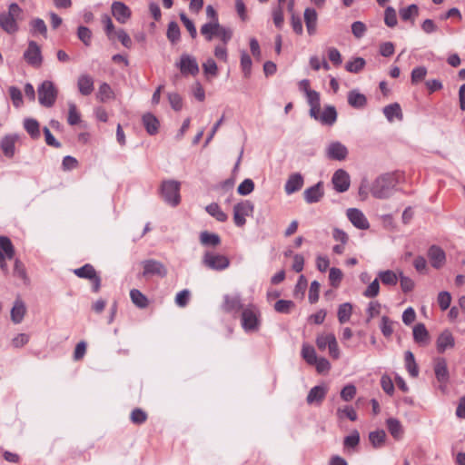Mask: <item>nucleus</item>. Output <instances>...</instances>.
<instances>
[{
	"label": "nucleus",
	"instance_id": "f257e3e1",
	"mask_svg": "<svg viewBox=\"0 0 465 465\" xmlns=\"http://www.w3.org/2000/svg\"><path fill=\"white\" fill-rule=\"evenodd\" d=\"M397 185V179L393 173H384L372 183L371 193L378 199L389 198L394 192Z\"/></svg>",
	"mask_w": 465,
	"mask_h": 465
},
{
	"label": "nucleus",
	"instance_id": "f03ea898",
	"mask_svg": "<svg viewBox=\"0 0 465 465\" xmlns=\"http://www.w3.org/2000/svg\"><path fill=\"white\" fill-rule=\"evenodd\" d=\"M21 13L22 9L15 3L9 5L7 12L0 13V27L2 30L9 35L15 34L19 29L16 19Z\"/></svg>",
	"mask_w": 465,
	"mask_h": 465
},
{
	"label": "nucleus",
	"instance_id": "7ed1b4c3",
	"mask_svg": "<svg viewBox=\"0 0 465 465\" xmlns=\"http://www.w3.org/2000/svg\"><path fill=\"white\" fill-rule=\"evenodd\" d=\"M261 312L254 305H248L242 309L241 324L245 332H255L261 325Z\"/></svg>",
	"mask_w": 465,
	"mask_h": 465
},
{
	"label": "nucleus",
	"instance_id": "20e7f679",
	"mask_svg": "<svg viewBox=\"0 0 465 465\" xmlns=\"http://www.w3.org/2000/svg\"><path fill=\"white\" fill-rule=\"evenodd\" d=\"M180 188L181 183L178 181H163L160 187L161 196L167 204L173 207L177 206L181 202Z\"/></svg>",
	"mask_w": 465,
	"mask_h": 465
},
{
	"label": "nucleus",
	"instance_id": "39448f33",
	"mask_svg": "<svg viewBox=\"0 0 465 465\" xmlns=\"http://www.w3.org/2000/svg\"><path fill=\"white\" fill-rule=\"evenodd\" d=\"M38 101L45 107H52L57 98L58 91L52 81H44L37 89Z\"/></svg>",
	"mask_w": 465,
	"mask_h": 465
},
{
	"label": "nucleus",
	"instance_id": "423d86ee",
	"mask_svg": "<svg viewBox=\"0 0 465 465\" xmlns=\"http://www.w3.org/2000/svg\"><path fill=\"white\" fill-rule=\"evenodd\" d=\"M141 266L143 268L141 275L145 279H149L153 276L164 278L168 272L165 265L162 262L154 259L142 261Z\"/></svg>",
	"mask_w": 465,
	"mask_h": 465
},
{
	"label": "nucleus",
	"instance_id": "0eeeda50",
	"mask_svg": "<svg viewBox=\"0 0 465 465\" xmlns=\"http://www.w3.org/2000/svg\"><path fill=\"white\" fill-rule=\"evenodd\" d=\"M203 264L213 271H223L229 267V259L223 254L206 252L202 260Z\"/></svg>",
	"mask_w": 465,
	"mask_h": 465
},
{
	"label": "nucleus",
	"instance_id": "6e6552de",
	"mask_svg": "<svg viewBox=\"0 0 465 465\" xmlns=\"http://www.w3.org/2000/svg\"><path fill=\"white\" fill-rule=\"evenodd\" d=\"M253 204L248 201H242L233 207V222L236 226L242 227L246 223V217L251 216L253 213Z\"/></svg>",
	"mask_w": 465,
	"mask_h": 465
},
{
	"label": "nucleus",
	"instance_id": "1a4fd4ad",
	"mask_svg": "<svg viewBox=\"0 0 465 465\" xmlns=\"http://www.w3.org/2000/svg\"><path fill=\"white\" fill-rule=\"evenodd\" d=\"M14 256L15 249L10 239L5 236H0V269L5 274L9 272L5 260H12Z\"/></svg>",
	"mask_w": 465,
	"mask_h": 465
},
{
	"label": "nucleus",
	"instance_id": "9d476101",
	"mask_svg": "<svg viewBox=\"0 0 465 465\" xmlns=\"http://www.w3.org/2000/svg\"><path fill=\"white\" fill-rule=\"evenodd\" d=\"M176 65L183 75H196L199 73V65L196 59L187 54H183L181 55L180 61Z\"/></svg>",
	"mask_w": 465,
	"mask_h": 465
},
{
	"label": "nucleus",
	"instance_id": "9b49d317",
	"mask_svg": "<svg viewBox=\"0 0 465 465\" xmlns=\"http://www.w3.org/2000/svg\"><path fill=\"white\" fill-rule=\"evenodd\" d=\"M348 149L341 142H331L325 149L327 158L335 161H343L348 156Z\"/></svg>",
	"mask_w": 465,
	"mask_h": 465
},
{
	"label": "nucleus",
	"instance_id": "f8f14e48",
	"mask_svg": "<svg viewBox=\"0 0 465 465\" xmlns=\"http://www.w3.org/2000/svg\"><path fill=\"white\" fill-rule=\"evenodd\" d=\"M334 189L339 193L346 192L350 187V175L342 169L337 170L331 178Z\"/></svg>",
	"mask_w": 465,
	"mask_h": 465
},
{
	"label": "nucleus",
	"instance_id": "ddd939ff",
	"mask_svg": "<svg viewBox=\"0 0 465 465\" xmlns=\"http://www.w3.org/2000/svg\"><path fill=\"white\" fill-rule=\"evenodd\" d=\"M455 346V338L450 330H444L438 336L436 348L439 353H443L447 350L453 349Z\"/></svg>",
	"mask_w": 465,
	"mask_h": 465
},
{
	"label": "nucleus",
	"instance_id": "4468645a",
	"mask_svg": "<svg viewBox=\"0 0 465 465\" xmlns=\"http://www.w3.org/2000/svg\"><path fill=\"white\" fill-rule=\"evenodd\" d=\"M347 217L350 222L358 229L367 230L370 227V223L364 213L357 208L348 209Z\"/></svg>",
	"mask_w": 465,
	"mask_h": 465
},
{
	"label": "nucleus",
	"instance_id": "2eb2a0df",
	"mask_svg": "<svg viewBox=\"0 0 465 465\" xmlns=\"http://www.w3.org/2000/svg\"><path fill=\"white\" fill-rule=\"evenodd\" d=\"M24 57L28 64L34 66H39L42 64V55L39 45L35 42L30 41L28 47L24 54Z\"/></svg>",
	"mask_w": 465,
	"mask_h": 465
},
{
	"label": "nucleus",
	"instance_id": "dca6fc26",
	"mask_svg": "<svg viewBox=\"0 0 465 465\" xmlns=\"http://www.w3.org/2000/svg\"><path fill=\"white\" fill-rule=\"evenodd\" d=\"M428 258L431 266L435 269L441 268L446 262L445 252L437 245H432L429 248Z\"/></svg>",
	"mask_w": 465,
	"mask_h": 465
},
{
	"label": "nucleus",
	"instance_id": "f3484780",
	"mask_svg": "<svg viewBox=\"0 0 465 465\" xmlns=\"http://www.w3.org/2000/svg\"><path fill=\"white\" fill-rule=\"evenodd\" d=\"M111 9L114 17L121 24H125L131 17L130 8L123 2H114Z\"/></svg>",
	"mask_w": 465,
	"mask_h": 465
},
{
	"label": "nucleus",
	"instance_id": "a211bd4d",
	"mask_svg": "<svg viewBox=\"0 0 465 465\" xmlns=\"http://www.w3.org/2000/svg\"><path fill=\"white\" fill-rule=\"evenodd\" d=\"M307 33L313 35L317 31L318 14L314 8L307 7L303 13Z\"/></svg>",
	"mask_w": 465,
	"mask_h": 465
},
{
	"label": "nucleus",
	"instance_id": "6ab92c4d",
	"mask_svg": "<svg viewBox=\"0 0 465 465\" xmlns=\"http://www.w3.org/2000/svg\"><path fill=\"white\" fill-rule=\"evenodd\" d=\"M303 177L301 173H292L284 185L285 193L290 195L300 191L303 186Z\"/></svg>",
	"mask_w": 465,
	"mask_h": 465
},
{
	"label": "nucleus",
	"instance_id": "aec40b11",
	"mask_svg": "<svg viewBox=\"0 0 465 465\" xmlns=\"http://www.w3.org/2000/svg\"><path fill=\"white\" fill-rule=\"evenodd\" d=\"M434 372L439 382L446 383L449 381L450 375L447 361L444 358H437L435 360Z\"/></svg>",
	"mask_w": 465,
	"mask_h": 465
},
{
	"label": "nucleus",
	"instance_id": "412c9836",
	"mask_svg": "<svg viewBox=\"0 0 465 465\" xmlns=\"http://www.w3.org/2000/svg\"><path fill=\"white\" fill-rule=\"evenodd\" d=\"M78 91L83 95H89L94 91V79L87 74H82L77 79Z\"/></svg>",
	"mask_w": 465,
	"mask_h": 465
},
{
	"label": "nucleus",
	"instance_id": "4be33fe9",
	"mask_svg": "<svg viewBox=\"0 0 465 465\" xmlns=\"http://www.w3.org/2000/svg\"><path fill=\"white\" fill-rule=\"evenodd\" d=\"M242 308V304L241 302V297L239 294L231 296L224 295L223 310L226 312H237Z\"/></svg>",
	"mask_w": 465,
	"mask_h": 465
},
{
	"label": "nucleus",
	"instance_id": "5701e85b",
	"mask_svg": "<svg viewBox=\"0 0 465 465\" xmlns=\"http://www.w3.org/2000/svg\"><path fill=\"white\" fill-rule=\"evenodd\" d=\"M306 98L310 105V115L318 119V114L321 110L320 94L314 90H312L306 94Z\"/></svg>",
	"mask_w": 465,
	"mask_h": 465
},
{
	"label": "nucleus",
	"instance_id": "b1692460",
	"mask_svg": "<svg viewBox=\"0 0 465 465\" xmlns=\"http://www.w3.org/2000/svg\"><path fill=\"white\" fill-rule=\"evenodd\" d=\"M304 199L308 203H318L323 196V191L322 189V183L307 188L304 193Z\"/></svg>",
	"mask_w": 465,
	"mask_h": 465
},
{
	"label": "nucleus",
	"instance_id": "393cba45",
	"mask_svg": "<svg viewBox=\"0 0 465 465\" xmlns=\"http://www.w3.org/2000/svg\"><path fill=\"white\" fill-rule=\"evenodd\" d=\"M327 388L325 386H314L310 390L306 401L309 404H320L325 398Z\"/></svg>",
	"mask_w": 465,
	"mask_h": 465
},
{
	"label": "nucleus",
	"instance_id": "a878e982",
	"mask_svg": "<svg viewBox=\"0 0 465 465\" xmlns=\"http://www.w3.org/2000/svg\"><path fill=\"white\" fill-rule=\"evenodd\" d=\"M337 112L334 106L328 105L319 113L318 119L322 124L331 125L336 122Z\"/></svg>",
	"mask_w": 465,
	"mask_h": 465
},
{
	"label": "nucleus",
	"instance_id": "bb28decb",
	"mask_svg": "<svg viewBox=\"0 0 465 465\" xmlns=\"http://www.w3.org/2000/svg\"><path fill=\"white\" fill-rule=\"evenodd\" d=\"M26 308L24 302L20 299L15 300L14 306L11 310V320L14 323H20L25 314Z\"/></svg>",
	"mask_w": 465,
	"mask_h": 465
},
{
	"label": "nucleus",
	"instance_id": "cd10ccee",
	"mask_svg": "<svg viewBox=\"0 0 465 465\" xmlns=\"http://www.w3.org/2000/svg\"><path fill=\"white\" fill-rule=\"evenodd\" d=\"M200 243L206 247H216L221 243V238L217 233L203 231L200 233Z\"/></svg>",
	"mask_w": 465,
	"mask_h": 465
},
{
	"label": "nucleus",
	"instance_id": "c85d7f7f",
	"mask_svg": "<svg viewBox=\"0 0 465 465\" xmlns=\"http://www.w3.org/2000/svg\"><path fill=\"white\" fill-rule=\"evenodd\" d=\"M383 114L390 123H392L395 118L400 121L403 118L401 105L398 103H393L385 106L383 108Z\"/></svg>",
	"mask_w": 465,
	"mask_h": 465
},
{
	"label": "nucleus",
	"instance_id": "c756f323",
	"mask_svg": "<svg viewBox=\"0 0 465 465\" xmlns=\"http://www.w3.org/2000/svg\"><path fill=\"white\" fill-rule=\"evenodd\" d=\"M143 124L145 127L146 132L150 135H153L158 133L160 124L158 119L153 114L147 113L143 114Z\"/></svg>",
	"mask_w": 465,
	"mask_h": 465
},
{
	"label": "nucleus",
	"instance_id": "7c9ffc66",
	"mask_svg": "<svg viewBox=\"0 0 465 465\" xmlns=\"http://www.w3.org/2000/svg\"><path fill=\"white\" fill-rule=\"evenodd\" d=\"M413 339L420 344L426 345L429 342V332L423 323H418L413 328Z\"/></svg>",
	"mask_w": 465,
	"mask_h": 465
},
{
	"label": "nucleus",
	"instance_id": "2f4dec72",
	"mask_svg": "<svg viewBox=\"0 0 465 465\" xmlns=\"http://www.w3.org/2000/svg\"><path fill=\"white\" fill-rule=\"evenodd\" d=\"M17 137L15 135H6L1 141V148L6 157H13L15 154V144Z\"/></svg>",
	"mask_w": 465,
	"mask_h": 465
},
{
	"label": "nucleus",
	"instance_id": "473e14b6",
	"mask_svg": "<svg viewBox=\"0 0 465 465\" xmlns=\"http://www.w3.org/2000/svg\"><path fill=\"white\" fill-rule=\"evenodd\" d=\"M367 103L366 96L357 90H352L348 94V104L354 108H362Z\"/></svg>",
	"mask_w": 465,
	"mask_h": 465
},
{
	"label": "nucleus",
	"instance_id": "72a5a7b5",
	"mask_svg": "<svg viewBox=\"0 0 465 465\" xmlns=\"http://www.w3.org/2000/svg\"><path fill=\"white\" fill-rule=\"evenodd\" d=\"M388 430L395 440H401L403 434V429L399 420L390 418L386 420Z\"/></svg>",
	"mask_w": 465,
	"mask_h": 465
},
{
	"label": "nucleus",
	"instance_id": "f704fd0d",
	"mask_svg": "<svg viewBox=\"0 0 465 465\" xmlns=\"http://www.w3.org/2000/svg\"><path fill=\"white\" fill-rule=\"evenodd\" d=\"M369 440L373 448H381L386 440V433L383 430H377L369 433Z\"/></svg>",
	"mask_w": 465,
	"mask_h": 465
},
{
	"label": "nucleus",
	"instance_id": "c9c22d12",
	"mask_svg": "<svg viewBox=\"0 0 465 465\" xmlns=\"http://www.w3.org/2000/svg\"><path fill=\"white\" fill-rule=\"evenodd\" d=\"M219 23H205L201 26L200 32L207 41H212L217 35Z\"/></svg>",
	"mask_w": 465,
	"mask_h": 465
},
{
	"label": "nucleus",
	"instance_id": "e433bc0d",
	"mask_svg": "<svg viewBox=\"0 0 465 465\" xmlns=\"http://www.w3.org/2000/svg\"><path fill=\"white\" fill-rule=\"evenodd\" d=\"M130 298L133 303L140 309L146 308L148 305V299L137 289L131 290Z\"/></svg>",
	"mask_w": 465,
	"mask_h": 465
},
{
	"label": "nucleus",
	"instance_id": "4c0bfd02",
	"mask_svg": "<svg viewBox=\"0 0 465 465\" xmlns=\"http://www.w3.org/2000/svg\"><path fill=\"white\" fill-rule=\"evenodd\" d=\"M379 278L383 284L394 286L398 282L399 275L393 271L386 270L379 272Z\"/></svg>",
	"mask_w": 465,
	"mask_h": 465
},
{
	"label": "nucleus",
	"instance_id": "58836bf2",
	"mask_svg": "<svg viewBox=\"0 0 465 465\" xmlns=\"http://www.w3.org/2000/svg\"><path fill=\"white\" fill-rule=\"evenodd\" d=\"M205 210L211 216H213L219 222H225L228 218L227 214L215 203L207 205L205 207Z\"/></svg>",
	"mask_w": 465,
	"mask_h": 465
},
{
	"label": "nucleus",
	"instance_id": "ea45409f",
	"mask_svg": "<svg viewBox=\"0 0 465 465\" xmlns=\"http://www.w3.org/2000/svg\"><path fill=\"white\" fill-rule=\"evenodd\" d=\"M302 359L310 365L313 364V362L316 361V360L319 358L317 357L315 349L307 343H303L302 347Z\"/></svg>",
	"mask_w": 465,
	"mask_h": 465
},
{
	"label": "nucleus",
	"instance_id": "a19ab883",
	"mask_svg": "<svg viewBox=\"0 0 465 465\" xmlns=\"http://www.w3.org/2000/svg\"><path fill=\"white\" fill-rule=\"evenodd\" d=\"M24 127L32 138L36 139L40 136V126L36 120L27 118L24 121Z\"/></svg>",
	"mask_w": 465,
	"mask_h": 465
},
{
	"label": "nucleus",
	"instance_id": "79ce46f5",
	"mask_svg": "<svg viewBox=\"0 0 465 465\" xmlns=\"http://www.w3.org/2000/svg\"><path fill=\"white\" fill-rule=\"evenodd\" d=\"M74 273L79 277V278H83V279H89L91 280L92 278H94L95 275H97L94 268L93 265L87 263V264H84V266L80 267V268H77L74 271Z\"/></svg>",
	"mask_w": 465,
	"mask_h": 465
},
{
	"label": "nucleus",
	"instance_id": "37998d69",
	"mask_svg": "<svg viewBox=\"0 0 465 465\" xmlns=\"http://www.w3.org/2000/svg\"><path fill=\"white\" fill-rule=\"evenodd\" d=\"M352 313V306L349 302L341 304L338 308V320L341 323L347 322Z\"/></svg>",
	"mask_w": 465,
	"mask_h": 465
},
{
	"label": "nucleus",
	"instance_id": "c03bdc74",
	"mask_svg": "<svg viewBox=\"0 0 465 465\" xmlns=\"http://www.w3.org/2000/svg\"><path fill=\"white\" fill-rule=\"evenodd\" d=\"M405 365L406 369L412 377H417L419 374L418 366L415 361L414 355L411 351L405 352Z\"/></svg>",
	"mask_w": 465,
	"mask_h": 465
},
{
	"label": "nucleus",
	"instance_id": "a18cd8bd",
	"mask_svg": "<svg viewBox=\"0 0 465 465\" xmlns=\"http://www.w3.org/2000/svg\"><path fill=\"white\" fill-rule=\"evenodd\" d=\"M31 32L33 35L39 33L44 36H46L47 26L45 21L41 18H35L30 22Z\"/></svg>",
	"mask_w": 465,
	"mask_h": 465
},
{
	"label": "nucleus",
	"instance_id": "49530a36",
	"mask_svg": "<svg viewBox=\"0 0 465 465\" xmlns=\"http://www.w3.org/2000/svg\"><path fill=\"white\" fill-rule=\"evenodd\" d=\"M360 443V433L358 430H352L343 440V446L345 449H355Z\"/></svg>",
	"mask_w": 465,
	"mask_h": 465
},
{
	"label": "nucleus",
	"instance_id": "de8ad7c7",
	"mask_svg": "<svg viewBox=\"0 0 465 465\" xmlns=\"http://www.w3.org/2000/svg\"><path fill=\"white\" fill-rule=\"evenodd\" d=\"M365 64L366 63L363 58L356 57L353 60L349 61L346 64L345 68L348 72L356 74V73L361 72L363 69Z\"/></svg>",
	"mask_w": 465,
	"mask_h": 465
},
{
	"label": "nucleus",
	"instance_id": "09e8293b",
	"mask_svg": "<svg viewBox=\"0 0 465 465\" xmlns=\"http://www.w3.org/2000/svg\"><path fill=\"white\" fill-rule=\"evenodd\" d=\"M393 325H394V322L389 317H387V316L381 317L380 328H381V333L386 338H390L391 336V334L393 333V331H394Z\"/></svg>",
	"mask_w": 465,
	"mask_h": 465
},
{
	"label": "nucleus",
	"instance_id": "8fccbe9b",
	"mask_svg": "<svg viewBox=\"0 0 465 465\" xmlns=\"http://www.w3.org/2000/svg\"><path fill=\"white\" fill-rule=\"evenodd\" d=\"M13 273H14V276L21 279L25 283L28 282L29 280H28V277L26 274L25 268L23 262L18 259L15 260Z\"/></svg>",
	"mask_w": 465,
	"mask_h": 465
},
{
	"label": "nucleus",
	"instance_id": "3c124183",
	"mask_svg": "<svg viewBox=\"0 0 465 465\" xmlns=\"http://www.w3.org/2000/svg\"><path fill=\"white\" fill-rule=\"evenodd\" d=\"M252 59L250 55L245 52L241 54V67L243 72L244 77H249L252 71Z\"/></svg>",
	"mask_w": 465,
	"mask_h": 465
},
{
	"label": "nucleus",
	"instance_id": "603ef678",
	"mask_svg": "<svg viewBox=\"0 0 465 465\" xmlns=\"http://www.w3.org/2000/svg\"><path fill=\"white\" fill-rule=\"evenodd\" d=\"M384 23L389 27H394L397 25V15L393 7L388 6L384 12Z\"/></svg>",
	"mask_w": 465,
	"mask_h": 465
},
{
	"label": "nucleus",
	"instance_id": "864d4df0",
	"mask_svg": "<svg viewBox=\"0 0 465 465\" xmlns=\"http://www.w3.org/2000/svg\"><path fill=\"white\" fill-rule=\"evenodd\" d=\"M68 117L67 122L70 125H75L80 123L81 116L77 111L76 105L73 103L68 104Z\"/></svg>",
	"mask_w": 465,
	"mask_h": 465
},
{
	"label": "nucleus",
	"instance_id": "5fc2aeb1",
	"mask_svg": "<svg viewBox=\"0 0 465 465\" xmlns=\"http://www.w3.org/2000/svg\"><path fill=\"white\" fill-rule=\"evenodd\" d=\"M294 307V302L289 300H279L274 304V310L280 313H289Z\"/></svg>",
	"mask_w": 465,
	"mask_h": 465
},
{
	"label": "nucleus",
	"instance_id": "6e6d98bb",
	"mask_svg": "<svg viewBox=\"0 0 465 465\" xmlns=\"http://www.w3.org/2000/svg\"><path fill=\"white\" fill-rule=\"evenodd\" d=\"M419 13V8L416 5H411L407 7L401 8L400 10L401 18L404 21L410 20L411 18L417 16Z\"/></svg>",
	"mask_w": 465,
	"mask_h": 465
},
{
	"label": "nucleus",
	"instance_id": "4d7b16f0",
	"mask_svg": "<svg viewBox=\"0 0 465 465\" xmlns=\"http://www.w3.org/2000/svg\"><path fill=\"white\" fill-rule=\"evenodd\" d=\"M180 27L177 23L171 22L168 25L167 38L172 43H176L180 39Z\"/></svg>",
	"mask_w": 465,
	"mask_h": 465
},
{
	"label": "nucleus",
	"instance_id": "13d9d810",
	"mask_svg": "<svg viewBox=\"0 0 465 465\" xmlns=\"http://www.w3.org/2000/svg\"><path fill=\"white\" fill-rule=\"evenodd\" d=\"M77 36L83 42V44L86 46L91 45L92 41V32L86 26H79L77 29Z\"/></svg>",
	"mask_w": 465,
	"mask_h": 465
},
{
	"label": "nucleus",
	"instance_id": "bf43d9fd",
	"mask_svg": "<svg viewBox=\"0 0 465 465\" xmlns=\"http://www.w3.org/2000/svg\"><path fill=\"white\" fill-rule=\"evenodd\" d=\"M437 302L441 311H446L451 302V295L447 291L440 292L438 294Z\"/></svg>",
	"mask_w": 465,
	"mask_h": 465
},
{
	"label": "nucleus",
	"instance_id": "052dcab7",
	"mask_svg": "<svg viewBox=\"0 0 465 465\" xmlns=\"http://www.w3.org/2000/svg\"><path fill=\"white\" fill-rule=\"evenodd\" d=\"M113 95V91L110 85L106 83H103L99 86L98 93L96 94L97 99H99L101 102H105L109 100Z\"/></svg>",
	"mask_w": 465,
	"mask_h": 465
},
{
	"label": "nucleus",
	"instance_id": "680f3d73",
	"mask_svg": "<svg viewBox=\"0 0 465 465\" xmlns=\"http://www.w3.org/2000/svg\"><path fill=\"white\" fill-rule=\"evenodd\" d=\"M426 75H427V68L425 66L415 67L411 71V83L413 84H416L420 83V81H422Z\"/></svg>",
	"mask_w": 465,
	"mask_h": 465
},
{
	"label": "nucleus",
	"instance_id": "e2e57ef3",
	"mask_svg": "<svg viewBox=\"0 0 465 465\" xmlns=\"http://www.w3.org/2000/svg\"><path fill=\"white\" fill-rule=\"evenodd\" d=\"M217 37L221 39V41L226 45L232 37V30L229 27H224L218 25Z\"/></svg>",
	"mask_w": 465,
	"mask_h": 465
},
{
	"label": "nucleus",
	"instance_id": "0e129e2a",
	"mask_svg": "<svg viewBox=\"0 0 465 465\" xmlns=\"http://www.w3.org/2000/svg\"><path fill=\"white\" fill-rule=\"evenodd\" d=\"M342 279V272L335 267L330 269L329 280L332 287H338Z\"/></svg>",
	"mask_w": 465,
	"mask_h": 465
},
{
	"label": "nucleus",
	"instance_id": "69168bd1",
	"mask_svg": "<svg viewBox=\"0 0 465 465\" xmlns=\"http://www.w3.org/2000/svg\"><path fill=\"white\" fill-rule=\"evenodd\" d=\"M399 280L403 292L407 293L413 290L415 285L414 282L410 277L405 276L401 272L399 273Z\"/></svg>",
	"mask_w": 465,
	"mask_h": 465
},
{
	"label": "nucleus",
	"instance_id": "338daca9",
	"mask_svg": "<svg viewBox=\"0 0 465 465\" xmlns=\"http://www.w3.org/2000/svg\"><path fill=\"white\" fill-rule=\"evenodd\" d=\"M254 189V183L251 179H245L242 181L238 188L237 192L241 195H248L250 194Z\"/></svg>",
	"mask_w": 465,
	"mask_h": 465
},
{
	"label": "nucleus",
	"instance_id": "774afa93",
	"mask_svg": "<svg viewBox=\"0 0 465 465\" xmlns=\"http://www.w3.org/2000/svg\"><path fill=\"white\" fill-rule=\"evenodd\" d=\"M356 391V387L353 384H348L341 391V398L344 401H350L355 397Z\"/></svg>",
	"mask_w": 465,
	"mask_h": 465
}]
</instances>
